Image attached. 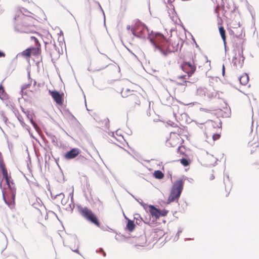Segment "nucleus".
I'll list each match as a JSON object with an SVG mask.
<instances>
[{
	"label": "nucleus",
	"mask_w": 259,
	"mask_h": 259,
	"mask_svg": "<svg viewBox=\"0 0 259 259\" xmlns=\"http://www.w3.org/2000/svg\"><path fill=\"white\" fill-rule=\"evenodd\" d=\"M149 38L154 52L163 57H166L169 53L177 51L180 48L178 42L174 41L169 43L161 33L151 34Z\"/></svg>",
	"instance_id": "nucleus-1"
},
{
	"label": "nucleus",
	"mask_w": 259,
	"mask_h": 259,
	"mask_svg": "<svg viewBox=\"0 0 259 259\" xmlns=\"http://www.w3.org/2000/svg\"><path fill=\"white\" fill-rule=\"evenodd\" d=\"M33 14L27 9L22 8L15 17V30L20 33H33L35 32Z\"/></svg>",
	"instance_id": "nucleus-2"
},
{
	"label": "nucleus",
	"mask_w": 259,
	"mask_h": 259,
	"mask_svg": "<svg viewBox=\"0 0 259 259\" xmlns=\"http://www.w3.org/2000/svg\"><path fill=\"white\" fill-rule=\"evenodd\" d=\"M243 40L238 38H236L233 42V46L234 48V50L238 53V56L236 54L233 57L232 63L233 65L236 68L242 67L245 59L243 55Z\"/></svg>",
	"instance_id": "nucleus-3"
},
{
	"label": "nucleus",
	"mask_w": 259,
	"mask_h": 259,
	"mask_svg": "<svg viewBox=\"0 0 259 259\" xmlns=\"http://www.w3.org/2000/svg\"><path fill=\"white\" fill-rule=\"evenodd\" d=\"M184 182L180 179L176 181L173 184L170 192L167 199V203L172 202H178L183 189Z\"/></svg>",
	"instance_id": "nucleus-4"
},
{
	"label": "nucleus",
	"mask_w": 259,
	"mask_h": 259,
	"mask_svg": "<svg viewBox=\"0 0 259 259\" xmlns=\"http://www.w3.org/2000/svg\"><path fill=\"white\" fill-rule=\"evenodd\" d=\"M131 31L134 36L141 38H146L147 34H148V36H149L151 34H154L156 33L152 31L151 33H149L148 28L140 22L136 23L135 26L132 28ZM148 39H149V36H148Z\"/></svg>",
	"instance_id": "nucleus-5"
},
{
	"label": "nucleus",
	"mask_w": 259,
	"mask_h": 259,
	"mask_svg": "<svg viewBox=\"0 0 259 259\" xmlns=\"http://www.w3.org/2000/svg\"><path fill=\"white\" fill-rule=\"evenodd\" d=\"M77 208L82 217L88 221L94 224L97 226L99 227L100 226V223L97 217L91 209H89L87 207H82L81 205H78Z\"/></svg>",
	"instance_id": "nucleus-6"
},
{
	"label": "nucleus",
	"mask_w": 259,
	"mask_h": 259,
	"mask_svg": "<svg viewBox=\"0 0 259 259\" xmlns=\"http://www.w3.org/2000/svg\"><path fill=\"white\" fill-rule=\"evenodd\" d=\"M182 68L183 71H185L190 76L196 70V66L194 61L184 62L182 64Z\"/></svg>",
	"instance_id": "nucleus-7"
},
{
	"label": "nucleus",
	"mask_w": 259,
	"mask_h": 259,
	"mask_svg": "<svg viewBox=\"0 0 259 259\" xmlns=\"http://www.w3.org/2000/svg\"><path fill=\"white\" fill-rule=\"evenodd\" d=\"M0 168L2 169V173L4 176V178L5 179L7 184L8 185L10 189H12L11 184H10V178L8 177L7 170L5 167V164L4 163L3 159L2 156V154L0 153Z\"/></svg>",
	"instance_id": "nucleus-8"
},
{
	"label": "nucleus",
	"mask_w": 259,
	"mask_h": 259,
	"mask_svg": "<svg viewBox=\"0 0 259 259\" xmlns=\"http://www.w3.org/2000/svg\"><path fill=\"white\" fill-rule=\"evenodd\" d=\"M80 153V150L78 148H73L65 154V158L66 159H71L75 158Z\"/></svg>",
	"instance_id": "nucleus-9"
},
{
	"label": "nucleus",
	"mask_w": 259,
	"mask_h": 259,
	"mask_svg": "<svg viewBox=\"0 0 259 259\" xmlns=\"http://www.w3.org/2000/svg\"><path fill=\"white\" fill-rule=\"evenodd\" d=\"M149 211L151 216L154 217L156 219H158L160 216V210L157 208H156L154 206L152 205H149Z\"/></svg>",
	"instance_id": "nucleus-10"
},
{
	"label": "nucleus",
	"mask_w": 259,
	"mask_h": 259,
	"mask_svg": "<svg viewBox=\"0 0 259 259\" xmlns=\"http://www.w3.org/2000/svg\"><path fill=\"white\" fill-rule=\"evenodd\" d=\"M50 92L52 98L58 104L61 105L63 104L62 97L58 91H50Z\"/></svg>",
	"instance_id": "nucleus-11"
},
{
	"label": "nucleus",
	"mask_w": 259,
	"mask_h": 259,
	"mask_svg": "<svg viewBox=\"0 0 259 259\" xmlns=\"http://www.w3.org/2000/svg\"><path fill=\"white\" fill-rule=\"evenodd\" d=\"M69 196L70 197V202L67 206H66V207H65V209L67 211H72L75 206L74 203L73 202V190L69 193Z\"/></svg>",
	"instance_id": "nucleus-12"
},
{
	"label": "nucleus",
	"mask_w": 259,
	"mask_h": 259,
	"mask_svg": "<svg viewBox=\"0 0 259 259\" xmlns=\"http://www.w3.org/2000/svg\"><path fill=\"white\" fill-rule=\"evenodd\" d=\"M167 124L170 125L171 126L174 127L176 128L175 131L170 132V135H171L172 134L174 135V134H176L179 135V133H181V129L177 125V124L176 123H174L172 121H169L167 122Z\"/></svg>",
	"instance_id": "nucleus-13"
},
{
	"label": "nucleus",
	"mask_w": 259,
	"mask_h": 259,
	"mask_svg": "<svg viewBox=\"0 0 259 259\" xmlns=\"http://www.w3.org/2000/svg\"><path fill=\"white\" fill-rule=\"evenodd\" d=\"M239 80L240 83L241 84L245 85L248 82L249 77H248V75L245 73V74H244L240 76L239 77Z\"/></svg>",
	"instance_id": "nucleus-14"
},
{
	"label": "nucleus",
	"mask_w": 259,
	"mask_h": 259,
	"mask_svg": "<svg viewBox=\"0 0 259 259\" xmlns=\"http://www.w3.org/2000/svg\"><path fill=\"white\" fill-rule=\"evenodd\" d=\"M3 198L5 201V202L9 206L10 209H12L15 207V196L13 195L12 197V200H11L10 201H8L5 197L4 194H3Z\"/></svg>",
	"instance_id": "nucleus-15"
},
{
	"label": "nucleus",
	"mask_w": 259,
	"mask_h": 259,
	"mask_svg": "<svg viewBox=\"0 0 259 259\" xmlns=\"http://www.w3.org/2000/svg\"><path fill=\"white\" fill-rule=\"evenodd\" d=\"M219 31L221 34V36L223 40L224 44L225 46V49L226 48V32L225 30L224 29V27L223 26H221L219 28Z\"/></svg>",
	"instance_id": "nucleus-16"
},
{
	"label": "nucleus",
	"mask_w": 259,
	"mask_h": 259,
	"mask_svg": "<svg viewBox=\"0 0 259 259\" xmlns=\"http://www.w3.org/2000/svg\"><path fill=\"white\" fill-rule=\"evenodd\" d=\"M56 197H59L62 199L61 204L63 205L66 206L68 205H67V202L69 198L68 197V198H65L64 194L63 193H61L57 195Z\"/></svg>",
	"instance_id": "nucleus-17"
},
{
	"label": "nucleus",
	"mask_w": 259,
	"mask_h": 259,
	"mask_svg": "<svg viewBox=\"0 0 259 259\" xmlns=\"http://www.w3.org/2000/svg\"><path fill=\"white\" fill-rule=\"evenodd\" d=\"M130 99L131 101H133L135 104L139 105L140 101L139 99V97L136 94H132L130 97Z\"/></svg>",
	"instance_id": "nucleus-18"
},
{
	"label": "nucleus",
	"mask_w": 259,
	"mask_h": 259,
	"mask_svg": "<svg viewBox=\"0 0 259 259\" xmlns=\"http://www.w3.org/2000/svg\"><path fill=\"white\" fill-rule=\"evenodd\" d=\"M37 203H33L32 205L33 207L37 209L40 210V208H42L44 206L42 205L41 201L40 199H36Z\"/></svg>",
	"instance_id": "nucleus-19"
},
{
	"label": "nucleus",
	"mask_w": 259,
	"mask_h": 259,
	"mask_svg": "<svg viewBox=\"0 0 259 259\" xmlns=\"http://www.w3.org/2000/svg\"><path fill=\"white\" fill-rule=\"evenodd\" d=\"M153 175L155 178L158 179H161L164 177L163 174L159 170L154 171Z\"/></svg>",
	"instance_id": "nucleus-20"
},
{
	"label": "nucleus",
	"mask_w": 259,
	"mask_h": 259,
	"mask_svg": "<svg viewBox=\"0 0 259 259\" xmlns=\"http://www.w3.org/2000/svg\"><path fill=\"white\" fill-rule=\"evenodd\" d=\"M135 225L133 221L128 220L126 225V227L129 231H132L135 228Z\"/></svg>",
	"instance_id": "nucleus-21"
},
{
	"label": "nucleus",
	"mask_w": 259,
	"mask_h": 259,
	"mask_svg": "<svg viewBox=\"0 0 259 259\" xmlns=\"http://www.w3.org/2000/svg\"><path fill=\"white\" fill-rule=\"evenodd\" d=\"M31 50L30 49H27L23 51L21 53L22 55L24 57H29L31 55Z\"/></svg>",
	"instance_id": "nucleus-22"
},
{
	"label": "nucleus",
	"mask_w": 259,
	"mask_h": 259,
	"mask_svg": "<svg viewBox=\"0 0 259 259\" xmlns=\"http://www.w3.org/2000/svg\"><path fill=\"white\" fill-rule=\"evenodd\" d=\"M6 97V94L2 85H0V98L4 99Z\"/></svg>",
	"instance_id": "nucleus-23"
},
{
	"label": "nucleus",
	"mask_w": 259,
	"mask_h": 259,
	"mask_svg": "<svg viewBox=\"0 0 259 259\" xmlns=\"http://www.w3.org/2000/svg\"><path fill=\"white\" fill-rule=\"evenodd\" d=\"M197 94L200 96L205 95V91L204 89L199 88L197 90Z\"/></svg>",
	"instance_id": "nucleus-24"
},
{
	"label": "nucleus",
	"mask_w": 259,
	"mask_h": 259,
	"mask_svg": "<svg viewBox=\"0 0 259 259\" xmlns=\"http://www.w3.org/2000/svg\"><path fill=\"white\" fill-rule=\"evenodd\" d=\"M181 163L185 166H188L189 164V161L186 158H182L180 160Z\"/></svg>",
	"instance_id": "nucleus-25"
},
{
	"label": "nucleus",
	"mask_w": 259,
	"mask_h": 259,
	"mask_svg": "<svg viewBox=\"0 0 259 259\" xmlns=\"http://www.w3.org/2000/svg\"><path fill=\"white\" fill-rule=\"evenodd\" d=\"M30 86V84H29V83L25 84L22 86L21 92L22 93V95H23L24 94V90L29 88Z\"/></svg>",
	"instance_id": "nucleus-26"
},
{
	"label": "nucleus",
	"mask_w": 259,
	"mask_h": 259,
	"mask_svg": "<svg viewBox=\"0 0 259 259\" xmlns=\"http://www.w3.org/2000/svg\"><path fill=\"white\" fill-rule=\"evenodd\" d=\"M131 90H129V89H126L125 91H124V90H122V91H121V96L123 97H126L127 96V95L125 94V92H131Z\"/></svg>",
	"instance_id": "nucleus-27"
},
{
	"label": "nucleus",
	"mask_w": 259,
	"mask_h": 259,
	"mask_svg": "<svg viewBox=\"0 0 259 259\" xmlns=\"http://www.w3.org/2000/svg\"><path fill=\"white\" fill-rule=\"evenodd\" d=\"M134 219L138 220H142L143 218L139 214H134Z\"/></svg>",
	"instance_id": "nucleus-28"
},
{
	"label": "nucleus",
	"mask_w": 259,
	"mask_h": 259,
	"mask_svg": "<svg viewBox=\"0 0 259 259\" xmlns=\"http://www.w3.org/2000/svg\"><path fill=\"white\" fill-rule=\"evenodd\" d=\"M30 122L31 123V124L33 125V127H34V128L35 130H37V124L33 120V119L32 118L30 119Z\"/></svg>",
	"instance_id": "nucleus-29"
},
{
	"label": "nucleus",
	"mask_w": 259,
	"mask_h": 259,
	"mask_svg": "<svg viewBox=\"0 0 259 259\" xmlns=\"http://www.w3.org/2000/svg\"><path fill=\"white\" fill-rule=\"evenodd\" d=\"M30 39L31 40H33L35 42L36 45H37L38 43V39L35 36H30Z\"/></svg>",
	"instance_id": "nucleus-30"
},
{
	"label": "nucleus",
	"mask_w": 259,
	"mask_h": 259,
	"mask_svg": "<svg viewBox=\"0 0 259 259\" xmlns=\"http://www.w3.org/2000/svg\"><path fill=\"white\" fill-rule=\"evenodd\" d=\"M168 211L166 210H162L160 211V216H165L167 214Z\"/></svg>",
	"instance_id": "nucleus-31"
},
{
	"label": "nucleus",
	"mask_w": 259,
	"mask_h": 259,
	"mask_svg": "<svg viewBox=\"0 0 259 259\" xmlns=\"http://www.w3.org/2000/svg\"><path fill=\"white\" fill-rule=\"evenodd\" d=\"M182 229L179 228V229L176 234V238H177V240L178 239L180 234L182 233Z\"/></svg>",
	"instance_id": "nucleus-32"
},
{
	"label": "nucleus",
	"mask_w": 259,
	"mask_h": 259,
	"mask_svg": "<svg viewBox=\"0 0 259 259\" xmlns=\"http://www.w3.org/2000/svg\"><path fill=\"white\" fill-rule=\"evenodd\" d=\"M142 221H143L144 222V223L147 224H149L150 222V219H147V218H145V219L143 218V220Z\"/></svg>",
	"instance_id": "nucleus-33"
},
{
	"label": "nucleus",
	"mask_w": 259,
	"mask_h": 259,
	"mask_svg": "<svg viewBox=\"0 0 259 259\" xmlns=\"http://www.w3.org/2000/svg\"><path fill=\"white\" fill-rule=\"evenodd\" d=\"M209 158L210 159H212V162H213L214 163H215L217 162V159L213 157V156L212 155H209Z\"/></svg>",
	"instance_id": "nucleus-34"
},
{
	"label": "nucleus",
	"mask_w": 259,
	"mask_h": 259,
	"mask_svg": "<svg viewBox=\"0 0 259 259\" xmlns=\"http://www.w3.org/2000/svg\"><path fill=\"white\" fill-rule=\"evenodd\" d=\"M220 135L219 134H215L213 135V139L214 140L218 139L220 138Z\"/></svg>",
	"instance_id": "nucleus-35"
},
{
	"label": "nucleus",
	"mask_w": 259,
	"mask_h": 259,
	"mask_svg": "<svg viewBox=\"0 0 259 259\" xmlns=\"http://www.w3.org/2000/svg\"><path fill=\"white\" fill-rule=\"evenodd\" d=\"M171 139H169L168 141H167V145H170L171 146H172V147H175V146H176V145H175V144H172L171 143Z\"/></svg>",
	"instance_id": "nucleus-36"
},
{
	"label": "nucleus",
	"mask_w": 259,
	"mask_h": 259,
	"mask_svg": "<svg viewBox=\"0 0 259 259\" xmlns=\"http://www.w3.org/2000/svg\"><path fill=\"white\" fill-rule=\"evenodd\" d=\"M71 240L73 241L74 242H77V239L76 236H72L71 237Z\"/></svg>",
	"instance_id": "nucleus-37"
},
{
	"label": "nucleus",
	"mask_w": 259,
	"mask_h": 259,
	"mask_svg": "<svg viewBox=\"0 0 259 259\" xmlns=\"http://www.w3.org/2000/svg\"><path fill=\"white\" fill-rule=\"evenodd\" d=\"M138 202H139V203H140L142 205H143L144 206V208L146 209V207H148L149 205H147L146 204H144L142 203V202H140L138 201Z\"/></svg>",
	"instance_id": "nucleus-38"
},
{
	"label": "nucleus",
	"mask_w": 259,
	"mask_h": 259,
	"mask_svg": "<svg viewBox=\"0 0 259 259\" xmlns=\"http://www.w3.org/2000/svg\"><path fill=\"white\" fill-rule=\"evenodd\" d=\"M5 56V54L4 52L0 51V57H4Z\"/></svg>",
	"instance_id": "nucleus-39"
},
{
	"label": "nucleus",
	"mask_w": 259,
	"mask_h": 259,
	"mask_svg": "<svg viewBox=\"0 0 259 259\" xmlns=\"http://www.w3.org/2000/svg\"><path fill=\"white\" fill-rule=\"evenodd\" d=\"M222 74H223V76H224V74H225V66H224V65H223Z\"/></svg>",
	"instance_id": "nucleus-40"
},
{
	"label": "nucleus",
	"mask_w": 259,
	"mask_h": 259,
	"mask_svg": "<svg viewBox=\"0 0 259 259\" xmlns=\"http://www.w3.org/2000/svg\"><path fill=\"white\" fill-rule=\"evenodd\" d=\"M175 0H167V2L168 4L172 3Z\"/></svg>",
	"instance_id": "nucleus-41"
},
{
	"label": "nucleus",
	"mask_w": 259,
	"mask_h": 259,
	"mask_svg": "<svg viewBox=\"0 0 259 259\" xmlns=\"http://www.w3.org/2000/svg\"><path fill=\"white\" fill-rule=\"evenodd\" d=\"M100 251L103 252V256H106V253L103 251V250L102 248H100Z\"/></svg>",
	"instance_id": "nucleus-42"
},
{
	"label": "nucleus",
	"mask_w": 259,
	"mask_h": 259,
	"mask_svg": "<svg viewBox=\"0 0 259 259\" xmlns=\"http://www.w3.org/2000/svg\"><path fill=\"white\" fill-rule=\"evenodd\" d=\"M99 4V7H100V9H101V11H102V12H103V14H104V11H103V9H102V7H101V5H100L99 4ZM104 16H105V15H104Z\"/></svg>",
	"instance_id": "nucleus-43"
},
{
	"label": "nucleus",
	"mask_w": 259,
	"mask_h": 259,
	"mask_svg": "<svg viewBox=\"0 0 259 259\" xmlns=\"http://www.w3.org/2000/svg\"><path fill=\"white\" fill-rule=\"evenodd\" d=\"M126 28H127V30H130V29H132V28H131V26H130V25H127V26H126Z\"/></svg>",
	"instance_id": "nucleus-44"
},
{
	"label": "nucleus",
	"mask_w": 259,
	"mask_h": 259,
	"mask_svg": "<svg viewBox=\"0 0 259 259\" xmlns=\"http://www.w3.org/2000/svg\"><path fill=\"white\" fill-rule=\"evenodd\" d=\"M128 51L131 53L135 57H137V56L134 54L133 52H132L129 49H128Z\"/></svg>",
	"instance_id": "nucleus-45"
},
{
	"label": "nucleus",
	"mask_w": 259,
	"mask_h": 259,
	"mask_svg": "<svg viewBox=\"0 0 259 259\" xmlns=\"http://www.w3.org/2000/svg\"><path fill=\"white\" fill-rule=\"evenodd\" d=\"M208 123H211V124L212 125H213V122H212V121H211V120L209 121H208Z\"/></svg>",
	"instance_id": "nucleus-46"
},
{
	"label": "nucleus",
	"mask_w": 259,
	"mask_h": 259,
	"mask_svg": "<svg viewBox=\"0 0 259 259\" xmlns=\"http://www.w3.org/2000/svg\"><path fill=\"white\" fill-rule=\"evenodd\" d=\"M214 176L212 175V176H211V177H210V179L212 180L214 179Z\"/></svg>",
	"instance_id": "nucleus-47"
},
{
	"label": "nucleus",
	"mask_w": 259,
	"mask_h": 259,
	"mask_svg": "<svg viewBox=\"0 0 259 259\" xmlns=\"http://www.w3.org/2000/svg\"><path fill=\"white\" fill-rule=\"evenodd\" d=\"M3 118H4V120H5V121H6V120L7 119V118L5 116H4Z\"/></svg>",
	"instance_id": "nucleus-48"
},
{
	"label": "nucleus",
	"mask_w": 259,
	"mask_h": 259,
	"mask_svg": "<svg viewBox=\"0 0 259 259\" xmlns=\"http://www.w3.org/2000/svg\"><path fill=\"white\" fill-rule=\"evenodd\" d=\"M21 123L22 125H23V126L25 125V124L23 121L21 122Z\"/></svg>",
	"instance_id": "nucleus-49"
},
{
	"label": "nucleus",
	"mask_w": 259,
	"mask_h": 259,
	"mask_svg": "<svg viewBox=\"0 0 259 259\" xmlns=\"http://www.w3.org/2000/svg\"><path fill=\"white\" fill-rule=\"evenodd\" d=\"M18 119H19V120L20 121V122L22 121L21 120V118L18 117Z\"/></svg>",
	"instance_id": "nucleus-50"
},
{
	"label": "nucleus",
	"mask_w": 259,
	"mask_h": 259,
	"mask_svg": "<svg viewBox=\"0 0 259 259\" xmlns=\"http://www.w3.org/2000/svg\"><path fill=\"white\" fill-rule=\"evenodd\" d=\"M103 68H104V67H103V68H101L98 69H97V70L99 71V70H101V69H103Z\"/></svg>",
	"instance_id": "nucleus-51"
},
{
	"label": "nucleus",
	"mask_w": 259,
	"mask_h": 259,
	"mask_svg": "<svg viewBox=\"0 0 259 259\" xmlns=\"http://www.w3.org/2000/svg\"><path fill=\"white\" fill-rule=\"evenodd\" d=\"M73 251L74 252H78V250L77 249H76V250H73Z\"/></svg>",
	"instance_id": "nucleus-52"
}]
</instances>
